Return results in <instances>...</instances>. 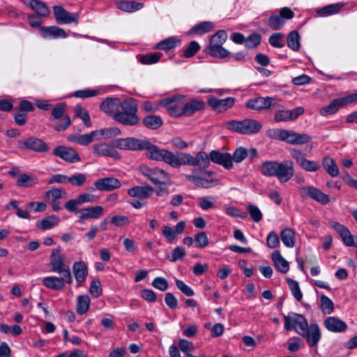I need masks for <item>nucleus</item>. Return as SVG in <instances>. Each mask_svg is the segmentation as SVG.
Masks as SVG:
<instances>
[{"instance_id":"1","label":"nucleus","mask_w":357,"mask_h":357,"mask_svg":"<svg viewBox=\"0 0 357 357\" xmlns=\"http://www.w3.org/2000/svg\"><path fill=\"white\" fill-rule=\"evenodd\" d=\"M142 150L146 151V155L149 159L162 161L174 168H179L182 165H204L206 161L204 153H196L195 156H193L189 153H174L167 149H160L147 139H143Z\"/></svg>"},{"instance_id":"2","label":"nucleus","mask_w":357,"mask_h":357,"mask_svg":"<svg viewBox=\"0 0 357 357\" xmlns=\"http://www.w3.org/2000/svg\"><path fill=\"white\" fill-rule=\"evenodd\" d=\"M204 153L206 156V161L204 165H195L193 167H198V169H194L192 174L185 175V178L190 183L195 184L198 188H209L214 185L213 179L206 178L199 176V173L206 172L209 176L211 172L205 170L209 167L210 161L213 163L222 165L227 169H230L233 167L231 161V155L229 153H222L217 150H213L208 155L205 151H199L197 153Z\"/></svg>"},{"instance_id":"3","label":"nucleus","mask_w":357,"mask_h":357,"mask_svg":"<svg viewBox=\"0 0 357 357\" xmlns=\"http://www.w3.org/2000/svg\"><path fill=\"white\" fill-rule=\"evenodd\" d=\"M50 265L52 271L61 275V278L56 276H47L42 280V284L47 289L52 290H61L65 287V283L72 284L73 277L69 266L66 264L64 258L61 254V249L57 247L52 250L50 256Z\"/></svg>"},{"instance_id":"4","label":"nucleus","mask_w":357,"mask_h":357,"mask_svg":"<svg viewBox=\"0 0 357 357\" xmlns=\"http://www.w3.org/2000/svg\"><path fill=\"white\" fill-rule=\"evenodd\" d=\"M294 172V165L291 160H284L282 162L269 160L262 162L261 165V173L264 176H275L281 183L290 180Z\"/></svg>"},{"instance_id":"5","label":"nucleus","mask_w":357,"mask_h":357,"mask_svg":"<svg viewBox=\"0 0 357 357\" xmlns=\"http://www.w3.org/2000/svg\"><path fill=\"white\" fill-rule=\"evenodd\" d=\"M137 100L134 98L126 99L122 101L121 107L114 116V121L123 126H136L140 120L137 114Z\"/></svg>"},{"instance_id":"6","label":"nucleus","mask_w":357,"mask_h":357,"mask_svg":"<svg viewBox=\"0 0 357 357\" xmlns=\"http://www.w3.org/2000/svg\"><path fill=\"white\" fill-rule=\"evenodd\" d=\"M269 135L273 139L285 142L291 145H303L312 141V137L307 134L298 133L282 128L271 130Z\"/></svg>"},{"instance_id":"7","label":"nucleus","mask_w":357,"mask_h":357,"mask_svg":"<svg viewBox=\"0 0 357 357\" xmlns=\"http://www.w3.org/2000/svg\"><path fill=\"white\" fill-rule=\"evenodd\" d=\"M225 128L230 131L242 135H252L259 132L262 125L257 120L245 119L242 121H229L225 123Z\"/></svg>"},{"instance_id":"8","label":"nucleus","mask_w":357,"mask_h":357,"mask_svg":"<svg viewBox=\"0 0 357 357\" xmlns=\"http://www.w3.org/2000/svg\"><path fill=\"white\" fill-rule=\"evenodd\" d=\"M127 192L130 197L138 199L129 200L128 202L134 208L140 209L146 205V202L142 200L151 197L154 192V189L151 185H136L129 188Z\"/></svg>"},{"instance_id":"9","label":"nucleus","mask_w":357,"mask_h":357,"mask_svg":"<svg viewBox=\"0 0 357 357\" xmlns=\"http://www.w3.org/2000/svg\"><path fill=\"white\" fill-rule=\"evenodd\" d=\"M284 328L287 331H294L298 334H303L304 330L308 326V322L305 317L298 313L289 312L284 315Z\"/></svg>"},{"instance_id":"10","label":"nucleus","mask_w":357,"mask_h":357,"mask_svg":"<svg viewBox=\"0 0 357 357\" xmlns=\"http://www.w3.org/2000/svg\"><path fill=\"white\" fill-rule=\"evenodd\" d=\"M294 15L291 9L284 7L280 9L278 15H271L269 17L267 24L273 30H280L284 27L287 20L292 19Z\"/></svg>"},{"instance_id":"11","label":"nucleus","mask_w":357,"mask_h":357,"mask_svg":"<svg viewBox=\"0 0 357 357\" xmlns=\"http://www.w3.org/2000/svg\"><path fill=\"white\" fill-rule=\"evenodd\" d=\"M289 152L296 163L305 172H314L321 169V165L318 161L306 159L301 150L293 148Z\"/></svg>"},{"instance_id":"12","label":"nucleus","mask_w":357,"mask_h":357,"mask_svg":"<svg viewBox=\"0 0 357 357\" xmlns=\"http://www.w3.org/2000/svg\"><path fill=\"white\" fill-rule=\"evenodd\" d=\"M299 192L302 198H311L322 205H326L331 201L328 195L312 185L301 186Z\"/></svg>"},{"instance_id":"13","label":"nucleus","mask_w":357,"mask_h":357,"mask_svg":"<svg viewBox=\"0 0 357 357\" xmlns=\"http://www.w3.org/2000/svg\"><path fill=\"white\" fill-rule=\"evenodd\" d=\"M184 96H174L173 98H167L159 101L158 105L166 107L167 112L173 117H181L184 116L183 105L178 102V100Z\"/></svg>"},{"instance_id":"14","label":"nucleus","mask_w":357,"mask_h":357,"mask_svg":"<svg viewBox=\"0 0 357 357\" xmlns=\"http://www.w3.org/2000/svg\"><path fill=\"white\" fill-rule=\"evenodd\" d=\"M329 225L339 234L346 246L357 248V236L352 235L347 227L335 221H331Z\"/></svg>"},{"instance_id":"15","label":"nucleus","mask_w":357,"mask_h":357,"mask_svg":"<svg viewBox=\"0 0 357 357\" xmlns=\"http://www.w3.org/2000/svg\"><path fill=\"white\" fill-rule=\"evenodd\" d=\"M66 107V105L65 103L60 102L56 104L52 110L51 115L53 119L58 120L63 116L62 123H58L54 126V130L58 132L66 130L71 123L70 116L68 115L64 116Z\"/></svg>"},{"instance_id":"16","label":"nucleus","mask_w":357,"mask_h":357,"mask_svg":"<svg viewBox=\"0 0 357 357\" xmlns=\"http://www.w3.org/2000/svg\"><path fill=\"white\" fill-rule=\"evenodd\" d=\"M18 146L22 149L31 150L39 153H45L50 150L47 144L41 139L31 137L18 142Z\"/></svg>"},{"instance_id":"17","label":"nucleus","mask_w":357,"mask_h":357,"mask_svg":"<svg viewBox=\"0 0 357 357\" xmlns=\"http://www.w3.org/2000/svg\"><path fill=\"white\" fill-rule=\"evenodd\" d=\"M53 12L55 20L59 24L78 23L79 13H70L61 6H54Z\"/></svg>"},{"instance_id":"18","label":"nucleus","mask_w":357,"mask_h":357,"mask_svg":"<svg viewBox=\"0 0 357 357\" xmlns=\"http://www.w3.org/2000/svg\"><path fill=\"white\" fill-rule=\"evenodd\" d=\"M52 153L55 156L69 163L79 162L81 160L77 152L68 146H57L53 149Z\"/></svg>"},{"instance_id":"19","label":"nucleus","mask_w":357,"mask_h":357,"mask_svg":"<svg viewBox=\"0 0 357 357\" xmlns=\"http://www.w3.org/2000/svg\"><path fill=\"white\" fill-rule=\"evenodd\" d=\"M277 103V100L273 97H257L255 98L250 99L246 102V107L249 109L254 110H262V109H268L272 106L275 105Z\"/></svg>"},{"instance_id":"20","label":"nucleus","mask_w":357,"mask_h":357,"mask_svg":"<svg viewBox=\"0 0 357 357\" xmlns=\"http://www.w3.org/2000/svg\"><path fill=\"white\" fill-rule=\"evenodd\" d=\"M143 139L135 137L118 138L113 141L114 149L122 150L141 151Z\"/></svg>"},{"instance_id":"21","label":"nucleus","mask_w":357,"mask_h":357,"mask_svg":"<svg viewBox=\"0 0 357 357\" xmlns=\"http://www.w3.org/2000/svg\"><path fill=\"white\" fill-rule=\"evenodd\" d=\"M305 112L303 107H296L291 110L278 109L274 114L275 122L291 121L296 119Z\"/></svg>"},{"instance_id":"22","label":"nucleus","mask_w":357,"mask_h":357,"mask_svg":"<svg viewBox=\"0 0 357 357\" xmlns=\"http://www.w3.org/2000/svg\"><path fill=\"white\" fill-rule=\"evenodd\" d=\"M300 335L306 339V342L310 347H314L320 341L321 333L317 324H311L304 330L303 334H300Z\"/></svg>"},{"instance_id":"23","label":"nucleus","mask_w":357,"mask_h":357,"mask_svg":"<svg viewBox=\"0 0 357 357\" xmlns=\"http://www.w3.org/2000/svg\"><path fill=\"white\" fill-rule=\"evenodd\" d=\"M235 101L236 100L233 97H228L224 99H218L213 96L208 98V105L219 113L225 112L231 108L234 105Z\"/></svg>"},{"instance_id":"24","label":"nucleus","mask_w":357,"mask_h":357,"mask_svg":"<svg viewBox=\"0 0 357 357\" xmlns=\"http://www.w3.org/2000/svg\"><path fill=\"white\" fill-rule=\"evenodd\" d=\"M92 150L93 153L98 155L109 157L116 160L121 158V155L116 149H114L113 144L110 145L105 142H100L93 144Z\"/></svg>"},{"instance_id":"25","label":"nucleus","mask_w":357,"mask_h":357,"mask_svg":"<svg viewBox=\"0 0 357 357\" xmlns=\"http://www.w3.org/2000/svg\"><path fill=\"white\" fill-rule=\"evenodd\" d=\"M93 185L95 188L99 191L110 192L120 188L121 183L115 177H105L96 180Z\"/></svg>"},{"instance_id":"26","label":"nucleus","mask_w":357,"mask_h":357,"mask_svg":"<svg viewBox=\"0 0 357 357\" xmlns=\"http://www.w3.org/2000/svg\"><path fill=\"white\" fill-rule=\"evenodd\" d=\"M104 209L101 206H89L78 211V222L83 224L87 219H98L103 213Z\"/></svg>"},{"instance_id":"27","label":"nucleus","mask_w":357,"mask_h":357,"mask_svg":"<svg viewBox=\"0 0 357 357\" xmlns=\"http://www.w3.org/2000/svg\"><path fill=\"white\" fill-rule=\"evenodd\" d=\"M73 273L77 282V286L82 285L88 276V267L86 262L82 260L74 262Z\"/></svg>"},{"instance_id":"28","label":"nucleus","mask_w":357,"mask_h":357,"mask_svg":"<svg viewBox=\"0 0 357 357\" xmlns=\"http://www.w3.org/2000/svg\"><path fill=\"white\" fill-rule=\"evenodd\" d=\"M122 101L117 98H107L100 105V108L106 114L111 116L114 120V116L121 107Z\"/></svg>"},{"instance_id":"29","label":"nucleus","mask_w":357,"mask_h":357,"mask_svg":"<svg viewBox=\"0 0 357 357\" xmlns=\"http://www.w3.org/2000/svg\"><path fill=\"white\" fill-rule=\"evenodd\" d=\"M39 31L45 39L65 38L68 36L63 29L56 26H40Z\"/></svg>"},{"instance_id":"30","label":"nucleus","mask_w":357,"mask_h":357,"mask_svg":"<svg viewBox=\"0 0 357 357\" xmlns=\"http://www.w3.org/2000/svg\"><path fill=\"white\" fill-rule=\"evenodd\" d=\"M142 174L155 184H163L165 180L168 178L165 171L158 168L144 167L142 169Z\"/></svg>"},{"instance_id":"31","label":"nucleus","mask_w":357,"mask_h":357,"mask_svg":"<svg viewBox=\"0 0 357 357\" xmlns=\"http://www.w3.org/2000/svg\"><path fill=\"white\" fill-rule=\"evenodd\" d=\"M325 328L333 333H342L347 328V324L335 317H329L324 320Z\"/></svg>"},{"instance_id":"32","label":"nucleus","mask_w":357,"mask_h":357,"mask_svg":"<svg viewBox=\"0 0 357 357\" xmlns=\"http://www.w3.org/2000/svg\"><path fill=\"white\" fill-rule=\"evenodd\" d=\"M67 139L70 142L77 143L82 146H87L93 141L98 140L95 130L91 131L89 134H72L67 137Z\"/></svg>"},{"instance_id":"33","label":"nucleus","mask_w":357,"mask_h":357,"mask_svg":"<svg viewBox=\"0 0 357 357\" xmlns=\"http://www.w3.org/2000/svg\"><path fill=\"white\" fill-rule=\"evenodd\" d=\"M344 6V3L342 2L329 4L322 8H317L316 13L319 17H328L339 13Z\"/></svg>"},{"instance_id":"34","label":"nucleus","mask_w":357,"mask_h":357,"mask_svg":"<svg viewBox=\"0 0 357 357\" xmlns=\"http://www.w3.org/2000/svg\"><path fill=\"white\" fill-rule=\"evenodd\" d=\"M205 107V103L202 100H192L183 105L184 116H191L196 112L202 110Z\"/></svg>"},{"instance_id":"35","label":"nucleus","mask_w":357,"mask_h":357,"mask_svg":"<svg viewBox=\"0 0 357 357\" xmlns=\"http://www.w3.org/2000/svg\"><path fill=\"white\" fill-rule=\"evenodd\" d=\"M344 105H346V104L343 102V97L334 99L330 102L328 105L321 108L319 113L321 116H324L331 115L336 113L339 109Z\"/></svg>"},{"instance_id":"36","label":"nucleus","mask_w":357,"mask_h":357,"mask_svg":"<svg viewBox=\"0 0 357 357\" xmlns=\"http://www.w3.org/2000/svg\"><path fill=\"white\" fill-rule=\"evenodd\" d=\"M271 258L278 271L282 273H287L289 271V262L283 258L278 250L273 252Z\"/></svg>"},{"instance_id":"37","label":"nucleus","mask_w":357,"mask_h":357,"mask_svg":"<svg viewBox=\"0 0 357 357\" xmlns=\"http://www.w3.org/2000/svg\"><path fill=\"white\" fill-rule=\"evenodd\" d=\"M215 25L212 22L204 21L194 25L189 31L190 35H203L214 29Z\"/></svg>"},{"instance_id":"38","label":"nucleus","mask_w":357,"mask_h":357,"mask_svg":"<svg viewBox=\"0 0 357 357\" xmlns=\"http://www.w3.org/2000/svg\"><path fill=\"white\" fill-rule=\"evenodd\" d=\"M117 8L127 13H133L141 10L144 7V3L133 1H120L116 3Z\"/></svg>"},{"instance_id":"39","label":"nucleus","mask_w":357,"mask_h":357,"mask_svg":"<svg viewBox=\"0 0 357 357\" xmlns=\"http://www.w3.org/2000/svg\"><path fill=\"white\" fill-rule=\"evenodd\" d=\"M322 166L325 171L332 177L338 176L340 172L339 168L335 160L330 156H325L322 158Z\"/></svg>"},{"instance_id":"40","label":"nucleus","mask_w":357,"mask_h":357,"mask_svg":"<svg viewBox=\"0 0 357 357\" xmlns=\"http://www.w3.org/2000/svg\"><path fill=\"white\" fill-rule=\"evenodd\" d=\"M205 52L213 57L224 59L230 54V52L219 45H209L205 49Z\"/></svg>"},{"instance_id":"41","label":"nucleus","mask_w":357,"mask_h":357,"mask_svg":"<svg viewBox=\"0 0 357 357\" xmlns=\"http://www.w3.org/2000/svg\"><path fill=\"white\" fill-rule=\"evenodd\" d=\"M38 183V179L33 175H30L26 173L20 174L17 180V185L21 188H32Z\"/></svg>"},{"instance_id":"42","label":"nucleus","mask_w":357,"mask_h":357,"mask_svg":"<svg viewBox=\"0 0 357 357\" xmlns=\"http://www.w3.org/2000/svg\"><path fill=\"white\" fill-rule=\"evenodd\" d=\"M181 42V40L176 37L171 36L159 42L155 48L168 52L180 45Z\"/></svg>"},{"instance_id":"43","label":"nucleus","mask_w":357,"mask_h":357,"mask_svg":"<svg viewBox=\"0 0 357 357\" xmlns=\"http://www.w3.org/2000/svg\"><path fill=\"white\" fill-rule=\"evenodd\" d=\"M142 123L147 128L156 130L162 126L163 121L160 116L152 114L144 116Z\"/></svg>"},{"instance_id":"44","label":"nucleus","mask_w":357,"mask_h":357,"mask_svg":"<svg viewBox=\"0 0 357 357\" xmlns=\"http://www.w3.org/2000/svg\"><path fill=\"white\" fill-rule=\"evenodd\" d=\"M67 192L62 188H53L45 194V199L47 203L55 202L59 199L65 198Z\"/></svg>"},{"instance_id":"45","label":"nucleus","mask_w":357,"mask_h":357,"mask_svg":"<svg viewBox=\"0 0 357 357\" xmlns=\"http://www.w3.org/2000/svg\"><path fill=\"white\" fill-rule=\"evenodd\" d=\"M97 139H111L121 134V130L116 127L105 128L100 130H96Z\"/></svg>"},{"instance_id":"46","label":"nucleus","mask_w":357,"mask_h":357,"mask_svg":"<svg viewBox=\"0 0 357 357\" xmlns=\"http://www.w3.org/2000/svg\"><path fill=\"white\" fill-rule=\"evenodd\" d=\"M287 46L293 51L297 52L301 48V36L297 31H291L287 37Z\"/></svg>"},{"instance_id":"47","label":"nucleus","mask_w":357,"mask_h":357,"mask_svg":"<svg viewBox=\"0 0 357 357\" xmlns=\"http://www.w3.org/2000/svg\"><path fill=\"white\" fill-rule=\"evenodd\" d=\"M280 237L282 243L286 247L293 248L295 245V232L291 229H284L280 233Z\"/></svg>"},{"instance_id":"48","label":"nucleus","mask_w":357,"mask_h":357,"mask_svg":"<svg viewBox=\"0 0 357 357\" xmlns=\"http://www.w3.org/2000/svg\"><path fill=\"white\" fill-rule=\"evenodd\" d=\"M90 298L87 295H80L77 297L76 311L78 314H84L89 310L90 306Z\"/></svg>"},{"instance_id":"49","label":"nucleus","mask_w":357,"mask_h":357,"mask_svg":"<svg viewBox=\"0 0 357 357\" xmlns=\"http://www.w3.org/2000/svg\"><path fill=\"white\" fill-rule=\"evenodd\" d=\"M75 116L77 118H79L82 120L83 123L87 128H91L92 124L91 122V118L90 116L87 112V110L80 106V105H76L75 107Z\"/></svg>"},{"instance_id":"50","label":"nucleus","mask_w":357,"mask_h":357,"mask_svg":"<svg viewBox=\"0 0 357 357\" xmlns=\"http://www.w3.org/2000/svg\"><path fill=\"white\" fill-rule=\"evenodd\" d=\"M162 55L160 52H150L139 56V61L146 65L153 64L159 61Z\"/></svg>"},{"instance_id":"51","label":"nucleus","mask_w":357,"mask_h":357,"mask_svg":"<svg viewBox=\"0 0 357 357\" xmlns=\"http://www.w3.org/2000/svg\"><path fill=\"white\" fill-rule=\"evenodd\" d=\"M320 307L321 311L326 314H331L334 311V304L331 298L326 295L320 297Z\"/></svg>"},{"instance_id":"52","label":"nucleus","mask_w":357,"mask_h":357,"mask_svg":"<svg viewBox=\"0 0 357 357\" xmlns=\"http://www.w3.org/2000/svg\"><path fill=\"white\" fill-rule=\"evenodd\" d=\"M216 198L213 196H204L198 198L199 206L204 211H207L215 207Z\"/></svg>"},{"instance_id":"53","label":"nucleus","mask_w":357,"mask_h":357,"mask_svg":"<svg viewBox=\"0 0 357 357\" xmlns=\"http://www.w3.org/2000/svg\"><path fill=\"white\" fill-rule=\"evenodd\" d=\"M286 280L295 299L298 301H301L303 298V294L301 291L298 282L291 278H287Z\"/></svg>"},{"instance_id":"54","label":"nucleus","mask_w":357,"mask_h":357,"mask_svg":"<svg viewBox=\"0 0 357 357\" xmlns=\"http://www.w3.org/2000/svg\"><path fill=\"white\" fill-rule=\"evenodd\" d=\"M31 8L35 10L40 17H47L50 13L48 7L40 0H35Z\"/></svg>"},{"instance_id":"55","label":"nucleus","mask_w":357,"mask_h":357,"mask_svg":"<svg viewBox=\"0 0 357 357\" xmlns=\"http://www.w3.org/2000/svg\"><path fill=\"white\" fill-rule=\"evenodd\" d=\"M59 222V218L56 215H50L43 218L40 223V229L45 230L56 226Z\"/></svg>"},{"instance_id":"56","label":"nucleus","mask_w":357,"mask_h":357,"mask_svg":"<svg viewBox=\"0 0 357 357\" xmlns=\"http://www.w3.org/2000/svg\"><path fill=\"white\" fill-rule=\"evenodd\" d=\"M227 39V33L225 30H219L213 34L210 40L209 45H222Z\"/></svg>"},{"instance_id":"57","label":"nucleus","mask_w":357,"mask_h":357,"mask_svg":"<svg viewBox=\"0 0 357 357\" xmlns=\"http://www.w3.org/2000/svg\"><path fill=\"white\" fill-rule=\"evenodd\" d=\"M248 156V150L245 148L238 147L231 155V161L236 163H240Z\"/></svg>"},{"instance_id":"58","label":"nucleus","mask_w":357,"mask_h":357,"mask_svg":"<svg viewBox=\"0 0 357 357\" xmlns=\"http://www.w3.org/2000/svg\"><path fill=\"white\" fill-rule=\"evenodd\" d=\"M86 175L84 173H77L68 176V183L73 186H82L86 181Z\"/></svg>"},{"instance_id":"59","label":"nucleus","mask_w":357,"mask_h":357,"mask_svg":"<svg viewBox=\"0 0 357 357\" xmlns=\"http://www.w3.org/2000/svg\"><path fill=\"white\" fill-rule=\"evenodd\" d=\"M284 34L282 33H274L270 36L268 42L274 47L282 48L284 46V43L282 42Z\"/></svg>"},{"instance_id":"60","label":"nucleus","mask_w":357,"mask_h":357,"mask_svg":"<svg viewBox=\"0 0 357 357\" xmlns=\"http://www.w3.org/2000/svg\"><path fill=\"white\" fill-rule=\"evenodd\" d=\"M200 45L195 40L191 41L186 49L184 50L183 56L185 58H191L199 50Z\"/></svg>"},{"instance_id":"61","label":"nucleus","mask_w":357,"mask_h":357,"mask_svg":"<svg viewBox=\"0 0 357 357\" xmlns=\"http://www.w3.org/2000/svg\"><path fill=\"white\" fill-rule=\"evenodd\" d=\"M261 42V36L258 33H252L247 38H245V45L247 48L252 49L256 47Z\"/></svg>"},{"instance_id":"62","label":"nucleus","mask_w":357,"mask_h":357,"mask_svg":"<svg viewBox=\"0 0 357 357\" xmlns=\"http://www.w3.org/2000/svg\"><path fill=\"white\" fill-rule=\"evenodd\" d=\"M100 93L97 89H85L82 90H78L74 92V96L79 98H87L93 97Z\"/></svg>"},{"instance_id":"63","label":"nucleus","mask_w":357,"mask_h":357,"mask_svg":"<svg viewBox=\"0 0 357 357\" xmlns=\"http://www.w3.org/2000/svg\"><path fill=\"white\" fill-rule=\"evenodd\" d=\"M195 242L197 248H204L208 245V238L204 231L199 232L195 236Z\"/></svg>"},{"instance_id":"64","label":"nucleus","mask_w":357,"mask_h":357,"mask_svg":"<svg viewBox=\"0 0 357 357\" xmlns=\"http://www.w3.org/2000/svg\"><path fill=\"white\" fill-rule=\"evenodd\" d=\"M89 293L94 298H98L102 294L100 282L98 280H93L89 287Z\"/></svg>"}]
</instances>
